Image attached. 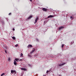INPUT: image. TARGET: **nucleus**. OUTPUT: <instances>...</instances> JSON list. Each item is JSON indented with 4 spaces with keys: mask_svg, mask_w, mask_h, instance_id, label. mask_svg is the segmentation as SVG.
<instances>
[{
    "mask_svg": "<svg viewBox=\"0 0 76 76\" xmlns=\"http://www.w3.org/2000/svg\"><path fill=\"white\" fill-rule=\"evenodd\" d=\"M48 72H50V71L47 70V71L46 73H48Z\"/></svg>",
    "mask_w": 76,
    "mask_h": 76,
    "instance_id": "obj_21",
    "label": "nucleus"
},
{
    "mask_svg": "<svg viewBox=\"0 0 76 76\" xmlns=\"http://www.w3.org/2000/svg\"><path fill=\"white\" fill-rule=\"evenodd\" d=\"M12 38L13 39L15 40V37H12Z\"/></svg>",
    "mask_w": 76,
    "mask_h": 76,
    "instance_id": "obj_13",
    "label": "nucleus"
},
{
    "mask_svg": "<svg viewBox=\"0 0 76 76\" xmlns=\"http://www.w3.org/2000/svg\"><path fill=\"white\" fill-rule=\"evenodd\" d=\"M73 43H74V41H72V42L71 43V44L72 45V44H73Z\"/></svg>",
    "mask_w": 76,
    "mask_h": 76,
    "instance_id": "obj_15",
    "label": "nucleus"
},
{
    "mask_svg": "<svg viewBox=\"0 0 76 76\" xmlns=\"http://www.w3.org/2000/svg\"><path fill=\"white\" fill-rule=\"evenodd\" d=\"M42 10L43 11H45V12H47V9L43 8L42 9Z\"/></svg>",
    "mask_w": 76,
    "mask_h": 76,
    "instance_id": "obj_4",
    "label": "nucleus"
},
{
    "mask_svg": "<svg viewBox=\"0 0 76 76\" xmlns=\"http://www.w3.org/2000/svg\"><path fill=\"white\" fill-rule=\"evenodd\" d=\"M64 28V27L63 26H61V27L58 28L59 30H60V29H62V28Z\"/></svg>",
    "mask_w": 76,
    "mask_h": 76,
    "instance_id": "obj_7",
    "label": "nucleus"
},
{
    "mask_svg": "<svg viewBox=\"0 0 76 76\" xmlns=\"http://www.w3.org/2000/svg\"><path fill=\"white\" fill-rule=\"evenodd\" d=\"M18 44H17V45H15V47H18Z\"/></svg>",
    "mask_w": 76,
    "mask_h": 76,
    "instance_id": "obj_17",
    "label": "nucleus"
},
{
    "mask_svg": "<svg viewBox=\"0 0 76 76\" xmlns=\"http://www.w3.org/2000/svg\"><path fill=\"white\" fill-rule=\"evenodd\" d=\"M64 64H66V63H62V64H59L58 65V67H61V66H64Z\"/></svg>",
    "mask_w": 76,
    "mask_h": 76,
    "instance_id": "obj_3",
    "label": "nucleus"
},
{
    "mask_svg": "<svg viewBox=\"0 0 76 76\" xmlns=\"http://www.w3.org/2000/svg\"><path fill=\"white\" fill-rule=\"evenodd\" d=\"M34 51L33 50H32L31 52H30V54H32V53H33L34 52Z\"/></svg>",
    "mask_w": 76,
    "mask_h": 76,
    "instance_id": "obj_18",
    "label": "nucleus"
},
{
    "mask_svg": "<svg viewBox=\"0 0 76 76\" xmlns=\"http://www.w3.org/2000/svg\"><path fill=\"white\" fill-rule=\"evenodd\" d=\"M11 15V13H10L9 14V15Z\"/></svg>",
    "mask_w": 76,
    "mask_h": 76,
    "instance_id": "obj_29",
    "label": "nucleus"
},
{
    "mask_svg": "<svg viewBox=\"0 0 76 76\" xmlns=\"http://www.w3.org/2000/svg\"><path fill=\"white\" fill-rule=\"evenodd\" d=\"M75 58H76L75 57V58H74V60H75Z\"/></svg>",
    "mask_w": 76,
    "mask_h": 76,
    "instance_id": "obj_31",
    "label": "nucleus"
},
{
    "mask_svg": "<svg viewBox=\"0 0 76 76\" xmlns=\"http://www.w3.org/2000/svg\"><path fill=\"white\" fill-rule=\"evenodd\" d=\"M33 52H34V51H35V49L34 48V49H33Z\"/></svg>",
    "mask_w": 76,
    "mask_h": 76,
    "instance_id": "obj_20",
    "label": "nucleus"
},
{
    "mask_svg": "<svg viewBox=\"0 0 76 76\" xmlns=\"http://www.w3.org/2000/svg\"><path fill=\"white\" fill-rule=\"evenodd\" d=\"M15 61H17L18 62V60H19V59L18 58H15Z\"/></svg>",
    "mask_w": 76,
    "mask_h": 76,
    "instance_id": "obj_9",
    "label": "nucleus"
},
{
    "mask_svg": "<svg viewBox=\"0 0 76 76\" xmlns=\"http://www.w3.org/2000/svg\"><path fill=\"white\" fill-rule=\"evenodd\" d=\"M11 73L13 74L14 73V75L16 74V71L15 70H11Z\"/></svg>",
    "mask_w": 76,
    "mask_h": 76,
    "instance_id": "obj_1",
    "label": "nucleus"
},
{
    "mask_svg": "<svg viewBox=\"0 0 76 76\" xmlns=\"http://www.w3.org/2000/svg\"><path fill=\"white\" fill-rule=\"evenodd\" d=\"M38 19H39V18L38 17H37L35 20V22L34 23L35 24L38 22Z\"/></svg>",
    "mask_w": 76,
    "mask_h": 76,
    "instance_id": "obj_2",
    "label": "nucleus"
},
{
    "mask_svg": "<svg viewBox=\"0 0 76 76\" xmlns=\"http://www.w3.org/2000/svg\"><path fill=\"white\" fill-rule=\"evenodd\" d=\"M13 31H15V28H13Z\"/></svg>",
    "mask_w": 76,
    "mask_h": 76,
    "instance_id": "obj_28",
    "label": "nucleus"
},
{
    "mask_svg": "<svg viewBox=\"0 0 76 76\" xmlns=\"http://www.w3.org/2000/svg\"><path fill=\"white\" fill-rule=\"evenodd\" d=\"M23 56V54L22 53H21V56Z\"/></svg>",
    "mask_w": 76,
    "mask_h": 76,
    "instance_id": "obj_22",
    "label": "nucleus"
},
{
    "mask_svg": "<svg viewBox=\"0 0 76 76\" xmlns=\"http://www.w3.org/2000/svg\"><path fill=\"white\" fill-rule=\"evenodd\" d=\"M31 18H32V16L31 15L28 18H27V19H30Z\"/></svg>",
    "mask_w": 76,
    "mask_h": 76,
    "instance_id": "obj_10",
    "label": "nucleus"
},
{
    "mask_svg": "<svg viewBox=\"0 0 76 76\" xmlns=\"http://www.w3.org/2000/svg\"><path fill=\"white\" fill-rule=\"evenodd\" d=\"M10 58H8V61H10Z\"/></svg>",
    "mask_w": 76,
    "mask_h": 76,
    "instance_id": "obj_26",
    "label": "nucleus"
},
{
    "mask_svg": "<svg viewBox=\"0 0 76 76\" xmlns=\"http://www.w3.org/2000/svg\"><path fill=\"white\" fill-rule=\"evenodd\" d=\"M14 64L15 65H16L17 64V63H16V61L15 60H14Z\"/></svg>",
    "mask_w": 76,
    "mask_h": 76,
    "instance_id": "obj_6",
    "label": "nucleus"
},
{
    "mask_svg": "<svg viewBox=\"0 0 76 76\" xmlns=\"http://www.w3.org/2000/svg\"><path fill=\"white\" fill-rule=\"evenodd\" d=\"M30 1H32V0H29Z\"/></svg>",
    "mask_w": 76,
    "mask_h": 76,
    "instance_id": "obj_30",
    "label": "nucleus"
},
{
    "mask_svg": "<svg viewBox=\"0 0 76 76\" xmlns=\"http://www.w3.org/2000/svg\"><path fill=\"white\" fill-rule=\"evenodd\" d=\"M21 70H26V69H25V68H21Z\"/></svg>",
    "mask_w": 76,
    "mask_h": 76,
    "instance_id": "obj_11",
    "label": "nucleus"
},
{
    "mask_svg": "<svg viewBox=\"0 0 76 76\" xmlns=\"http://www.w3.org/2000/svg\"><path fill=\"white\" fill-rule=\"evenodd\" d=\"M28 57H31V56L30 55H28Z\"/></svg>",
    "mask_w": 76,
    "mask_h": 76,
    "instance_id": "obj_23",
    "label": "nucleus"
},
{
    "mask_svg": "<svg viewBox=\"0 0 76 76\" xmlns=\"http://www.w3.org/2000/svg\"><path fill=\"white\" fill-rule=\"evenodd\" d=\"M52 17H54V16L50 15L48 16V18H52Z\"/></svg>",
    "mask_w": 76,
    "mask_h": 76,
    "instance_id": "obj_5",
    "label": "nucleus"
},
{
    "mask_svg": "<svg viewBox=\"0 0 76 76\" xmlns=\"http://www.w3.org/2000/svg\"><path fill=\"white\" fill-rule=\"evenodd\" d=\"M22 61V59H20L19 60V61Z\"/></svg>",
    "mask_w": 76,
    "mask_h": 76,
    "instance_id": "obj_24",
    "label": "nucleus"
},
{
    "mask_svg": "<svg viewBox=\"0 0 76 76\" xmlns=\"http://www.w3.org/2000/svg\"><path fill=\"white\" fill-rule=\"evenodd\" d=\"M5 74H4V73H3L2 74H1V76H3V75H5Z\"/></svg>",
    "mask_w": 76,
    "mask_h": 76,
    "instance_id": "obj_14",
    "label": "nucleus"
},
{
    "mask_svg": "<svg viewBox=\"0 0 76 76\" xmlns=\"http://www.w3.org/2000/svg\"><path fill=\"white\" fill-rule=\"evenodd\" d=\"M64 47V45L63 44L62 45V48H63V47Z\"/></svg>",
    "mask_w": 76,
    "mask_h": 76,
    "instance_id": "obj_19",
    "label": "nucleus"
},
{
    "mask_svg": "<svg viewBox=\"0 0 76 76\" xmlns=\"http://www.w3.org/2000/svg\"><path fill=\"white\" fill-rule=\"evenodd\" d=\"M5 52L6 54H7V51L6 50H5Z\"/></svg>",
    "mask_w": 76,
    "mask_h": 76,
    "instance_id": "obj_25",
    "label": "nucleus"
},
{
    "mask_svg": "<svg viewBox=\"0 0 76 76\" xmlns=\"http://www.w3.org/2000/svg\"><path fill=\"white\" fill-rule=\"evenodd\" d=\"M37 41H39V39H37Z\"/></svg>",
    "mask_w": 76,
    "mask_h": 76,
    "instance_id": "obj_27",
    "label": "nucleus"
},
{
    "mask_svg": "<svg viewBox=\"0 0 76 76\" xmlns=\"http://www.w3.org/2000/svg\"><path fill=\"white\" fill-rule=\"evenodd\" d=\"M2 23H4V21L3 20H2L1 21H0Z\"/></svg>",
    "mask_w": 76,
    "mask_h": 76,
    "instance_id": "obj_16",
    "label": "nucleus"
},
{
    "mask_svg": "<svg viewBox=\"0 0 76 76\" xmlns=\"http://www.w3.org/2000/svg\"><path fill=\"white\" fill-rule=\"evenodd\" d=\"M29 47H32V45H29L28 46V48H29Z\"/></svg>",
    "mask_w": 76,
    "mask_h": 76,
    "instance_id": "obj_8",
    "label": "nucleus"
},
{
    "mask_svg": "<svg viewBox=\"0 0 76 76\" xmlns=\"http://www.w3.org/2000/svg\"><path fill=\"white\" fill-rule=\"evenodd\" d=\"M70 18L71 19H74V17H73L72 16H71Z\"/></svg>",
    "mask_w": 76,
    "mask_h": 76,
    "instance_id": "obj_12",
    "label": "nucleus"
}]
</instances>
